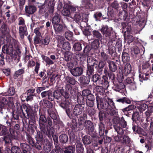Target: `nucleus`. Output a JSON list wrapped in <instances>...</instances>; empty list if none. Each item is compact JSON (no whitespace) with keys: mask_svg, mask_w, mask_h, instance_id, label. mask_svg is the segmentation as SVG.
I'll return each instance as SVG.
<instances>
[{"mask_svg":"<svg viewBox=\"0 0 153 153\" xmlns=\"http://www.w3.org/2000/svg\"><path fill=\"white\" fill-rule=\"evenodd\" d=\"M108 98L106 97H105V99L102 97L100 98L99 97H97L96 100L98 108L100 107L104 109L115 108L114 102L110 99H108V101H107L106 99Z\"/></svg>","mask_w":153,"mask_h":153,"instance_id":"nucleus-1","label":"nucleus"},{"mask_svg":"<svg viewBox=\"0 0 153 153\" xmlns=\"http://www.w3.org/2000/svg\"><path fill=\"white\" fill-rule=\"evenodd\" d=\"M2 51L3 53L10 55L12 60H14L15 63H17L19 61L20 57L17 52L12 49V45H4L2 48Z\"/></svg>","mask_w":153,"mask_h":153,"instance_id":"nucleus-2","label":"nucleus"},{"mask_svg":"<svg viewBox=\"0 0 153 153\" xmlns=\"http://www.w3.org/2000/svg\"><path fill=\"white\" fill-rule=\"evenodd\" d=\"M13 105V98L9 97L6 99L5 97H2L0 99V109L3 108L5 105H7L11 107Z\"/></svg>","mask_w":153,"mask_h":153,"instance_id":"nucleus-3","label":"nucleus"},{"mask_svg":"<svg viewBox=\"0 0 153 153\" xmlns=\"http://www.w3.org/2000/svg\"><path fill=\"white\" fill-rule=\"evenodd\" d=\"M22 111L23 114L25 115L23 111L25 110L27 114L28 118H30L31 120H33L34 117L33 115L31 114V112L32 111V107L29 105H22Z\"/></svg>","mask_w":153,"mask_h":153,"instance_id":"nucleus-4","label":"nucleus"},{"mask_svg":"<svg viewBox=\"0 0 153 153\" xmlns=\"http://www.w3.org/2000/svg\"><path fill=\"white\" fill-rule=\"evenodd\" d=\"M46 121L47 120L45 115H40L39 120V124L41 131L42 132H45L46 131L45 128L46 127Z\"/></svg>","mask_w":153,"mask_h":153,"instance_id":"nucleus-5","label":"nucleus"},{"mask_svg":"<svg viewBox=\"0 0 153 153\" xmlns=\"http://www.w3.org/2000/svg\"><path fill=\"white\" fill-rule=\"evenodd\" d=\"M7 132V130L6 127L0 125V135H5L4 137V140L6 142L9 143L10 141V136H6V134Z\"/></svg>","mask_w":153,"mask_h":153,"instance_id":"nucleus-6","label":"nucleus"},{"mask_svg":"<svg viewBox=\"0 0 153 153\" xmlns=\"http://www.w3.org/2000/svg\"><path fill=\"white\" fill-rule=\"evenodd\" d=\"M70 72L74 76H77L82 74L83 70L81 67H77L71 69Z\"/></svg>","mask_w":153,"mask_h":153,"instance_id":"nucleus-7","label":"nucleus"},{"mask_svg":"<svg viewBox=\"0 0 153 153\" xmlns=\"http://www.w3.org/2000/svg\"><path fill=\"white\" fill-rule=\"evenodd\" d=\"M83 107L80 104L76 105L74 107L73 113L75 115L81 114L83 111Z\"/></svg>","mask_w":153,"mask_h":153,"instance_id":"nucleus-8","label":"nucleus"},{"mask_svg":"<svg viewBox=\"0 0 153 153\" xmlns=\"http://www.w3.org/2000/svg\"><path fill=\"white\" fill-rule=\"evenodd\" d=\"M112 30V28H108L107 26H105L102 27L101 31L105 36L107 37L110 35Z\"/></svg>","mask_w":153,"mask_h":153,"instance_id":"nucleus-9","label":"nucleus"},{"mask_svg":"<svg viewBox=\"0 0 153 153\" xmlns=\"http://www.w3.org/2000/svg\"><path fill=\"white\" fill-rule=\"evenodd\" d=\"M107 78L105 76H103L102 78L100 77L98 83L99 85H102L106 88H107L109 86L108 82L106 80Z\"/></svg>","mask_w":153,"mask_h":153,"instance_id":"nucleus-10","label":"nucleus"},{"mask_svg":"<svg viewBox=\"0 0 153 153\" xmlns=\"http://www.w3.org/2000/svg\"><path fill=\"white\" fill-rule=\"evenodd\" d=\"M84 125L90 132H92L94 130V126L92 122L89 120L86 121L84 123Z\"/></svg>","mask_w":153,"mask_h":153,"instance_id":"nucleus-11","label":"nucleus"},{"mask_svg":"<svg viewBox=\"0 0 153 153\" xmlns=\"http://www.w3.org/2000/svg\"><path fill=\"white\" fill-rule=\"evenodd\" d=\"M27 33V28L26 25L20 26L19 27V33L21 38H23L24 35Z\"/></svg>","mask_w":153,"mask_h":153,"instance_id":"nucleus-12","label":"nucleus"},{"mask_svg":"<svg viewBox=\"0 0 153 153\" xmlns=\"http://www.w3.org/2000/svg\"><path fill=\"white\" fill-rule=\"evenodd\" d=\"M53 26L55 31L58 32H61L66 29V27L65 25L59 24L53 25Z\"/></svg>","mask_w":153,"mask_h":153,"instance_id":"nucleus-13","label":"nucleus"},{"mask_svg":"<svg viewBox=\"0 0 153 153\" xmlns=\"http://www.w3.org/2000/svg\"><path fill=\"white\" fill-rule=\"evenodd\" d=\"M79 81L82 84L85 85L88 84L89 83L90 81V79L88 77L82 76L79 78Z\"/></svg>","mask_w":153,"mask_h":153,"instance_id":"nucleus-14","label":"nucleus"},{"mask_svg":"<svg viewBox=\"0 0 153 153\" xmlns=\"http://www.w3.org/2000/svg\"><path fill=\"white\" fill-rule=\"evenodd\" d=\"M36 7L34 6L30 5L26 6L25 7L26 12L29 14L33 13L36 11Z\"/></svg>","mask_w":153,"mask_h":153,"instance_id":"nucleus-15","label":"nucleus"},{"mask_svg":"<svg viewBox=\"0 0 153 153\" xmlns=\"http://www.w3.org/2000/svg\"><path fill=\"white\" fill-rule=\"evenodd\" d=\"M87 62L88 66H94L96 64V65L95 66V67L97 68V63H98V62L94 59L92 56H89L88 57Z\"/></svg>","mask_w":153,"mask_h":153,"instance_id":"nucleus-16","label":"nucleus"},{"mask_svg":"<svg viewBox=\"0 0 153 153\" xmlns=\"http://www.w3.org/2000/svg\"><path fill=\"white\" fill-rule=\"evenodd\" d=\"M55 16L53 17L52 22L53 25L59 24L60 22V15L57 13H55Z\"/></svg>","mask_w":153,"mask_h":153,"instance_id":"nucleus-17","label":"nucleus"},{"mask_svg":"<svg viewBox=\"0 0 153 153\" xmlns=\"http://www.w3.org/2000/svg\"><path fill=\"white\" fill-rule=\"evenodd\" d=\"M108 63L110 71L114 72L117 69V66L116 63L113 61H109L108 62Z\"/></svg>","mask_w":153,"mask_h":153,"instance_id":"nucleus-18","label":"nucleus"},{"mask_svg":"<svg viewBox=\"0 0 153 153\" xmlns=\"http://www.w3.org/2000/svg\"><path fill=\"white\" fill-rule=\"evenodd\" d=\"M81 6L85 7L86 8L91 9L92 7V5L91 3L89 0H82Z\"/></svg>","mask_w":153,"mask_h":153,"instance_id":"nucleus-19","label":"nucleus"},{"mask_svg":"<svg viewBox=\"0 0 153 153\" xmlns=\"http://www.w3.org/2000/svg\"><path fill=\"white\" fill-rule=\"evenodd\" d=\"M143 72H148L150 69V65L148 62H143L142 65Z\"/></svg>","mask_w":153,"mask_h":153,"instance_id":"nucleus-20","label":"nucleus"},{"mask_svg":"<svg viewBox=\"0 0 153 153\" xmlns=\"http://www.w3.org/2000/svg\"><path fill=\"white\" fill-rule=\"evenodd\" d=\"M45 130L46 131L45 132L43 133L45 134H46L49 137H51V136H53L54 134V128L51 127H49V128L47 129V131H46V127L45 128Z\"/></svg>","mask_w":153,"mask_h":153,"instance_id":"nucleus-21","label":"nucleus"},{"mask_svg":"<svg viewBox=\"0 0 153 153\" xmlns=\"http://www.w3.org/2000/svg\"><path fill=\"white\" fill-rule=\"evenodd\" d=\"M123 30L125 32H130L131 30V25L128 23H124L122 24Z\"/></svg>","mask_w":153,"mask_h":153,"instance_id":"nucleus-22","label":"nucleus"},{"mask_svg":"<svg viewBox=\"0 0 153 153\" xmlns=\"http://www.w3.org/2000/svg\"><path fill=\"white\" fill-rule=\"evenodd\" d=\"M76 145L77 152H83L84 149L82 145L81 142L79 141H77L76 143Z\"/></svg>","mask_w":153,"mask_h":153,"instance_id":"nucleus-23","label":"nucleus"},{"mask_svg":"<svg viewBox=\"0 0 153 153\" xmlns=\"http://www.w3.org/2000/svg\"><path fill=\"white\" fill-rule=\"evenodd\" d=\"M41 57L43 60L46 62L47 64L51 65L53 64L54 62L49 57L43 55H41Z\"/></svg>","mask_w":153,"mask_h":153,"instance_id":"nucleus-24","label":"nucleus"},{"mask_svg":"<svg viewBox=\"0 0 153 153\" xmlns=\"http://www.w3.org/2000/svg\"><path fill=\"white\" fill-rule=\"evenodd\" d=\"M131 68L130 64L129 63H127L125 66L124 73L127 75L129 74L131 71Z\"/></svg>","mask_w":153,"mask_h":153,"instance_id":"nucleus-25","label":"nucleus"},{"mask_svg":"<svg viewBox=\"0 0 153 153\" xmlns=\"http://www.w3.org/2000/svg\"><path fill=\"white\" fill-rule=\"evenodd\" d=\"M75 150L74 146H71L67 147L64 151L65 153H74Z\"/></svg>","mask_w":153,"mask_h":153,"instance_id":"nucleus-26","label":"nucleus"},{"mask_svg":"<svg viewBox=\"0 0 153 153\" xmlns=\"http://www.w3.org/2000/svg\"><path fill=\"white\" fill-rule=\"evenodd\" d=\"M72 57V53L70 52H66L64 57V59L66 61H68L70 60Z\"/></svg>","mask_w":153,"mask_h":153,"instance_id":"nucleus-27","label":"nucleus"},{"mask_svg":"<svg viewBox=\"0 0 153 153\" xmlns=\"http://www.w3.org/2000/svg\"><path fill=\"white\" fill-rule=\"evenodd\" d=\"M65 5L64 6V8L62 10V13L64 16H68L70 14L71 12L69 9L68 7V6H66L65 7Z\"/></svg>","mask_w":153,"mask_h":153,"instance_id":"nucleus-28","label":"nucleus"},{"mask_svg":"<svg viewBox=\"0 0 153 153\" xmlns=\"http://www.w3.org/2000/svg\"><path fill=\"white\" fill-rule=\"evenodd\" d=\"M24 72V71L23 69L18 70L15 72L13 76V78L15 79H17L19 76L23 74Z\"/></svg>","mask_w":153,"mask_h":153,"instance_id":"nucleus-29","label":"nucleus"},{"mask_svg":"<svg viewBox=\"0 0 153 153\" xmlns=\"http://www.w3.org/2000/svg\"><path fill=\"white\" fill-rule=\"evenodd\" d=\"M36 138L38 143L41 144L42 143L43 138L42 134L41 132H37V134Z\"/></svg>","mask_w":153,"mask_h":153,"instance_id":"nucleus-30","label":"nucleus"},{"mask_svg":"<svg viewBox=\"0 0 153 153\" xmlns=\"http://www.w3.org/2000/svg\"><path fill=\"white\" fill-rule=\"evenodd\" d=\"M68 137L65 134H62L59 137V140L60 142L63 143H66L68 140Z\"/></svg>","mask_w":153,"mask_h":153,"instance_id":"nucleus-31","label":"nucleus"},{"mask_svg":"<svg viewBox=\"0 0 153 153\" xmlns=\"http://www.w3.org/2000/svg\"><path fill=\"white\" fill-rule=\"evenodd\" d=\"M105 64L104 61H100L99 63L98 67L97 68L98 71L99 73H100L102 71V68Z\"/></svg>","mask_w":153,"mask_h":153,"instance_id":"nucleus-32","label":"nucleus"},{"mask_svg":"<svg viewBox=\"0 0 153 153\" xmlns=\"http://www.w3.org/2000/svg\"><path fill=\"white\" fill-rule=\"evenodd\" d=\"M122 60L124 62H128L129 60L130 57L128 53L123 52L122 56Z\"/></svg>","mask_w":153,"mask_h":153,"instance_id":"nucleus-33","label":"nucleus"},{"mask_svg":"<svg viewBox=\"0 0 153 153\" xmlns=\"http://www.w3.org/2000/svg\"><path fill=\"white\" fill-rule=\"evenodd\" d=\"M95 90L100 95H103L105 92L104 89L101 86H97L95 87Z\"/></svg>","mask_w":153,"mask_h":153,"instance_id":"nucleus-34","label":"nucleus"},{"mask_svg":"<svg viewBox=\"0 0 153 153\" xmlns=\"http://www.w3.org/2000/svg\"><path fill=\"white\" fill-rule=\"evenodd\" d=\"M83 143L85 144H89L91 142V140L90 136H85L82 138Z\"/></svg>","mask_w":153,"mask_h":153,"instance_id":"nucleus-35","label":"nucleus"},{"mask_svg":"<svg viewBox=\"0 0 153 153\" xmlns=\"http://www.w3.org/2000/svg\"><path fill=\"white\" fill-rule=\"evenodd\" d=\"M124 37L125 41L127 42L128 44H130L133 41V36L130 35L126 36L124 35Z\"/></svg>","mask_w":153,"mask_h":153,"instance_id":"nucleus-36","label":"nucleus"},{"mask_svg":"<svg viewBox=\"0 0 153 153\" xmlns=\"http://www.w3.org/2000/svg\"><path fill=\"white\" fill-rule=\"evenodd\" d=\"M62 46V48L65 51H69L71 49L70 44L68 42H64Z\"/></svg>","mask_w":153,"mask_h":153,"instance_id":"nucleus-37","label":"nucleus"},{"mask_svg":"<svg viewBox=\"0 0 153 153\" xmlns=\"http://www.w3.org/2000/svg\"><path fill=\"white\" fill-rule=\"evenodd\" d=\"M114 128L118 134L122 135L124 133L123 130L120 126L115 125L114 126Z\"/></svg>","mask_w":153,"mask_h":153,"instance_id":"nucleus-38","label":"nucleus"},{"mask_svg":"<svg viewBox=\"0 0 153 153\" xmlns=\"http://www.w3.org/2000/svg\"><path fill=\"white\" fill-rule=\"evenodd\" d=\"M10 45H12L13 50L17 49L19 47V42L16 40H13L12 44Z\"/></svg>","mask_w":153,"mask_h":153,"instance_id":"nucleus-39","label":"nucleus"},{"mask_svg":"<svg viewBox=\"0 0 153 153\" xmlns=\"http://www.w3.org/2000/svg\"><path fill=\"white\" fill-rule=\"evenodd\" d=\"M73 48L75 51H79L82 50L81 44L79 43H76L73 46Z\"/></svg>","mask_w":153,"mask_h":153,"instance_id":"nucleus-40","label":"nucleus"},{"mask_svg":"<svg viewBox=\"0 0 153 153\" xmlns=\"http://www.w3.org/2000/svg\"><path fill=\"white\" fill-rule=\"evenodd\" d=\"M53 96L57 100L60 99L61 97L62 98V96L61 94L59 91H55L53 93ZM63 98V97H62Z\"/></svg>","mask_w":153,"mask_h":153,"instance_id":"nucleus-41","label":"nucleus"},{"mask_svg":"<svg viewBox=\"0 0 153 153\" xmlns=\"http://www.w3.org/2000/svg\"><path fill=\"white\" fill-rule=\"evenodd\" d=\"M65 37L68 40H72L73 38V33L70 31H68L65 33Z\"/></svg>","mask_w":153,"mask_h":153,"instance_id":"nucleus-42","label":"nucleus"},{"mask_svg":"<svg viewBox=\"0 0 153 153\" xmlns=\"http://www.w3.org/2000/svg\"><path fill=\"white\" fill-rule=\"evenodd\" d=\"M48 114L52 119L54 120L56 119V115L51 109H48Z\"/></svg>","mask_w":153,"mask_h":153,"instance_id":"nucleus-43","label":"nucleus"},{"mask_svg":"<svg viewBox=\"0 0 153 153\" xmlns=\"http://www.w3.org/2000/svg\"><path fill=\"white\" fill-rule=\"evenodd\" d=\"M94 71V66H88V70L87 71V74L90 76L91 75L93 74Z\"/></svg>","mask_w":153,"mask_h":153,"instance_id":"nucleus-44","label":"nucleus"},{"mask_svg":"<svg viewBox=\"0 0 153 153\" xmlns=\"http://www.w3.org/2000/svg\"><path fill=\"white\" fill-rule=\"evenodd\" d=\"M125 85L124 84L122 83H120L115 87L114 89L116 91L119 92L120 90L123 89Z\"/></svg>","mask_w":153,"mask_h":153,"instance_id":"nucleus-45","label":"nucleus"},{"mask_svg":"<svg viewBox=\"0 0 153 153\" xmlns=\"http://www.w3.org/2000/svg\"><path fill=\"white\" fill-rule=\"evenodd\" d=\"M102 16V14L100 12H97L94 14V17L96 21H100V17Z\"/></svg>","mask_w":153,"mask_h":153,"instance_id":"nucleus-46","label":"nucleus"},{"mask_svg":"<svg viewBox=\"0 0 153 153\" xmlns=\"http://www.w3.org/2000/svg\"><path fill=\"white\" fill-rule=\"evenodd\" d=\"M10 150L13 153H19L21 152L20 148L16 146L12 147Z\"/></svg>","mask_w":153,"mask_h":153,"instance_id":"nucleus-47","label":"nucleus"},{"mask_svg":"<svg viewBox=\"0 0 153 153\" xmlns=\"http://www.w3.org/2000/svg\"><path fill=\"white\" fill-rule=\"evenodd\" d=\"M134 108V106L132 105H128L127 107L122 109V111L125 112V111H128L130 110H132Z\"/></svg>","mask_w":153,"mask_h":153,"instance_id":"nucleus-48","label":"nucleus"},{"mask_svg":"<svg viewBox=\"0 0 153 153\" xmlns=\"http://www.w3.org/2000/svg\"><path fill=\"white\" fill-rule=\"evenodd\" d=\"M99 133L101 135H102L104 134V125L102 123H100L99 125Z\"/></svg>","mask_w":153,"mask_h":153,"instance_id":"nucleus-49","label":"nucleus"},{"mask_svg":"<svg viewBox=\"0 0 153 153\" xmlns=\"http://www.w3.org/2000/svg\"><path fill=\"white\" fill-rule=\"evenodd\" d=\"M66 80L67 82L71 84L74 85L76 83L75 80L73 78L67 77L66 78Z\"/></svg>","mask_w":153,"mask_h":153,"instance_id":"nucleus-50","label":"nucleus"},{"mask_svg":"<svg viewBox=\"0 0 153 153\" xmlns=\"http://www.w3.org/2000/svg\"><path fill=\"white\" fill-rule=\"evenodd\" d=\"M121 142L126 143H129L130 139L128 136L124 135L122 137Z\"/></svg>","mask_w":153,"mask_h":153,"instance_id":"nucleus-51","label":"nucleus"},{"mask_svg":"<svg viewBox=\"0 0 153 153\" xmlns=\"http://www.w3.org/2000/svg\"><path fill=\"white\" fill-rule=\"evenodd\" d=\"M50 41L49 37L47 36L42 41V44L44 45H47L49 44Z\"/></svg>","mask_w":153,"mask_h":153,"instance_id":"nucleus-52","label":"nucleus"},{"mask_svg":"<svg viewBox=\"0 0 153 153\" xmlns=\"http://www.w3.org/2000/svg\"><path fill=\"white\" fill-rule=\"evenodd\" d=\"M65 103L61 102L60 104V106L63 108H67L70 103V102L68 100H65Z\"/></svg>","mask_w":153,"mask_h":153,"instance_id":"nucleus-53","label":"nucleus"},{"mask_svg":"<svg viewBox=\"0 0 153 153\" xmlns=\"http://www.w3.org/2000/svg\"><path fill=\"white\" fill-rule=\"evenodd\" d=\"M54 3L50 1L49 3V11L50 13H53V12L54 10Z\"/></svg>","mask_w":153,"mask_h":153,"instance_id":"nucleus-54","label":"nucleus"},{"mask_svg":"<svg viewBox=\"0 0 153 153\" xmlns=\"http://www.w3.org/2000/svg\"><path fill=\"white\" fill-rule=\"evenodd\" d=\"M99 45V43L97 41H94L91 44L92 48L94 49H97Z\"/></svg>","mask_w":153,"mask_h":153,"instance_id":"nucleus-55","label":"nucleus"},{"mask_svg":"<svg viewBox=\"0 0 153 153\" xmlns=\"http://www.w3.org/2000/svg\"><path fill=\"white\" fill-rule=\"evenodd\" d=\"M139 119V113L137 112H134L132 115V119L133 121H136Z\"/></svg>","mask_w":153,"mask_h":153,"instance_id":"nucleus-56","label":"nucleus"},{"mask_svg":"<svg viewBox=\"0 0 153 153\" xmlns=\"http://www.w3.org/2000/svg\"><path fill=\"white\" fill-rule=\"evenodd\" d=\"M111 6L114 9H117L119 8V4L117 1H114L111 4Z\"/></svg>","mask_w":153,"mask_h":153,"instance_id":"nucleus-57","label":"nucleus"},{"mask_svg":"<svg viewBox=\"0 0 153 153\" xmlns=\"http://www.w3.org/2000/svg\"><path fill=\"white\" fill-rule=\"evenodd\" d=\"M1 30L2 33H4L8 31V28L7 26L4 24L1 26Z\"/></svg>","mask_w":153,"mask_h":153,"instance_id":"nucleus-58","label":"nucleus"},{"mask_svg":"<svg viewBox=\"0 0 153 153\" xmlns=\"http://www.w3.org/2000/svg\"><path fill=\"white\" fill-rule=\"evenodd\" d=\"M100 77V75L97 74H95L93 76L92 78V81L94 82H97V81L99 80Z\"/></svg>","mask_w":153,"mask_h":153,"instance_id":"nucleus-59","label":"nucleus"},{"mask_svg":"<svg viewBox=\"0 0 153 153\" xmlns=\"http://www.w3.org/2000/svg\"><path fill=\"white\" fill-rule=\"evenodd\" d=\"M51 146L50 144L48 143V145L44 146V149L47 152H49L51 150Z\"/></svg>","mask_w":153,"mask_h":153,"instance_id":"nucleus-60","label":"nucleus"},{"mask_svg":"<svg viewBox=\"0 0 153 153\" xmlns=\"http://www.w3.org/2000/svg\"><path fill=\"white\" fill-rule=\"evenodd\" d=\"M91 94V91L89 90H83L82 92V94L83 96H87L88 97V95Z\"/></svg>","mask_w":153,"mask_h":153,"instance_id":"nucleus-61","label":"nucleus"},{"mask_svg":"<svg viewBox=\"0 0 153 153\" xmlns=\"http://www.w3.org/2000/svg\"><path fill=\"white\" fill-rule=\"evenodd\" d=\"M65 39L62 36H59L58 37V45H60L63 44L64 43Z\"/></svg>","mask_w":153,"mask_h":153,"instance_id":"nucleus-62","label":"nucleus"},{"mask_svg":"<svg viewBox=\"0 0 153 153\" xmlns=\"http://www.w3.org/2000/svg\"><path fill=\"white\" fill-rule=\"evenodd\" d=\"M74 18L76 22H79L81 20L82 18L80 14L79 13H76L74 16Z\"/></svg>","mask_w":153,"mask_h":153,"instance_id":"nucleus-63","label":"nucleus"},{"mask_svg":"<svg viewBox=\"0 0 153 153\" xmlns=\"http://www.w3.org/2000/svg\"><path fill=\"white\" fill-rule=\"evenodd\" d=\"M45 106L48 108L49 109H51L53 107V104L51 102L48 101H45Z\"/></svg>","mask_w":153,"mask_h":153,"instance_id":"nucleus-64","label":"nucleus"}]
</instances>
